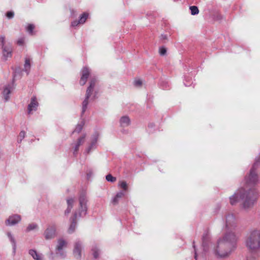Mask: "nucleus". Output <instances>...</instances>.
Segmentation results:
<instances>
[{"label": "nucleus", "instance_id": "obj_41", "mask_svg": "<svg viewBox=\"0 0 260 260\" xmlns=\"http://www.w3.org/2000/svg\"><path fill=\"white\" fill-rule=\"evenodd\" d=\"M161 37L162 39H167V36L166 35H162L161 36Z\"/></svg>", "mask_w": 260, "mask_h": 260}, {"label": "nucleus", "instance_id": "obj_28", "mask_svg": "<svg viewBox=\"0 0 260 260\" xmlns=\"http://www.w3.org/2000/svg\"><path fill=\"white\" fill-rule=\"evenodd\" d=\"M37 227H38V225L37 224L31 223V224H30L28 225V226H27V228L26 229V231L27 232H29V231H32L33 230L37 229Z\"/></svg>", "mask_w": 260, "mask_h": 260}, {"label": "nucleus", "instance_id": "obj_40", "mask_svg": "<svg viewBox=\"0 0 260 260\" xmlns=\"http://www.w3.org/2000/svg\"><path fill=\"white\" fill-rule=\"evenodd\" d=\"M246 260H257V259L253 256H249L247 258Z\"/></svg>", "mask_w": 260, "mask_h": 260}, {"label": "nucleus", "instance_id": "obj_23", "mask_svg": "<svg viewBox=\"0 0 260 260\" xmlns=\"http://www.w3.org/2000/svg\"><path fill=\"white\" fill-rule=\"evenodd\" d=\"M208 240V235L207 234H204L202 238L203 240V247L204 248V251H206V245H207V242Z\"/></svg>", "mask_w": 260, "mask_h": 260}, {"label": "nucleus", "instance_id": "obj_44", "mask_svg": "<svg viewBox=\"0 0 260 260\" xmlns=\"http://www.w3.org/2000/svg\"><path fill=\"white\" fill-rule=\"evenodd\" d=\"M0 43H1V40L0 39Z\"/></svg>", "mask_w": 260, "mask_h": 260}, {"label": "nucleus", "instance_id": "obj_21", "mask_svg": "<svg viewBox=\"0 0 260 260\" xmlns=\"http://www.w3.org/2000/svg\"><path fill=\"white\" fill-rule=\"evenodd\" d=\"M7 235L12 244L13 252L15 253L16 249V242L15 238L10 232L7 233Z\"/></svg>", "mask_w": 260, "mask_h": 260}, {"label": "nucleus", "instance_id": "obj_18", "mask_svg": "<svg viewBox=\"0 0 260 260\" xmlns=\"http://www.w3.org/2000/svg\"><path fill=\"white\" fill-rule=\"evenodd\" d=\"M77 213H75L74 215V217L72 219V223L70 226V228L69 229V232L70 233H72L74 232L75 228H76V219L77 218Z\"/></svg>", "mask_w": 260, "mask_h": 260}, {"label": "nucleus", "instance_id": "obj_39", "mask_svg": "<svg viewBox=\"0 0 260 260\" xmlns=\"http://www.w3.org/2000/svg\"><path fill=\"white\" fill-rule=\"evenodd\" d=\"M118 199L116 196L113 199L112 202L114 204H117L118 202Z\"/></svg>", "mask_w": 260, "mask_h": 260}, {"label": "nucleus", "instance_id": "obj_14", "mask_svg": "<svg viewBox=\"0 0 260 260\" xmlns=\"http://www.w3.org/2000/svg\"><path fill=\"white\" fill-rule=\"evenodd\" d=\"M38 106V103L37 101L36 98L35 96H33L31 99L30 103L28 106V114H30L32 111H36L37 110Z\"/></svg>", "mask_w": 260, "mask_h": 260}, {"label": "nucleus", "instance_id": "obj_26", "mask_svg": "<svg viewBox=\"0 0 260 260\" xmlns=\"http://www.w3.org/2000/svg\"><path fill=\"white\" fill-rule=\"evenodd\" d=\"M189 9L191 11V14L192 15H197L199 13V11L197 6H193L189 7Z\"/></svg>", "mask_w": 260, "mask_h": 260}, {"label": "nucleus", "instance_id": "obj_3", "mask_svg": "<svg viewBox=\"0 0 260 260\" xmlns=\"http://www.w3.org/2000/svg\"><path fill=\"white\" fill-rule=\"evenodd\" d=\"M246 247L251 251L260 250V231L254 230L250 231L245 238Z\"/></svg>", "mask_w": 260, "mask_h": 260}, {"label": "nucleus", "instance_id": "obj_19", "mask_svg": "<svg viewBox=\"0 0 260 260\" xmlns=\"http://www.w3.org/2000/svg\"><path fill=\"white\" fill-rule=\"evenodd\" d=\"M30 58L26 57L25 58V63L24 64V71L28 75L29 73L31 64H30Z\"/></svg>", "mask_w": 260, "mask_h": 260}, {"label": "nucleus", "instance_id": "obj_20", "mask_svg": "<svg viewBox=\"0 0 260 260\" xmlns=\"http://www.w3.org/2000/svg\"><path fill=\"white\" fill-rule=\"evenodd\" d=\"M98 138V135L96 134L95 136H94V137L92 140V142L90 145V146L86 149V152L87 153H89L91 150L94 148L95 146V144L97 142Z\"/></svg>", "mask_w": 260, "mask_h": 260}, {"label": "nucleus", "instance_id": "obj_43", "mask_svg": "<svg viewBox=\"0 0 260 260\" xmlns=\"http://www.w3.org/2000/svg\"><path fill=\"white\" fill-rule=\"evenodd\" d=\"M96 98V95H95V94L93 96L92 98L93 99H95Z\"/></svg>", "mask_w": 260, "mask_h": 260}, {"label": "nucleus", "instance_id": "obj_7", "mask_svg": "<svg viewBox=\"0 0 260 260\" xmlns=\"http://www.w3.org/2000/svg\"><path fill=\"white\" fill-rule=\"evenodd\" d=\"M44 235L46 240L54 238L56 235V226L54 224L48 225L44 232Z\"/></svg>", "mask_w": 260, "mask_h": 260}, {"label": "nucleus", "instance_id": "obj_2", "mask_svg": "<svg viewBox=\"0 0 260 260\" xmlns=\"http://www.w3.org/2000/svg\"><path fill=\"white\" fill-rule=\"evenodd\" d=\"M238 236L235 233H224L219 239L214 251L215 255L219 257H225L229 256L235 247L238 240Z\"/></svg>", "mask_w": 260, "mask_h": 260}, {"label": "nucleus", "instance_id": "obj_25", "mask_svg": "<svg viewBox=\"0 0 260 260\" xmlns=\"http://www.w3.org/2000/svg\"><path fill=\"white\" fill-rule=\"evenodd\" d=\"M84 124L83 121H82L80 123L78 124L74 130V132L79 133L83 128V126Z\"/></svg>", "mask_w": 260, "mask_h": 260}, {"label": "nucleus", "instance_id": "obj_12", "mask_svg": "<svg viewBox=\"0 0 260 260\" xmlns=\"http://www.w3.org/2000/svg\"><path fill=\"white\" fill-rule=\"evenodd\" d=\"M89 71L88 68L84 67L81 71V77L80 81L81 85H84L86 83L87 80L89 75Z\"/></svg>", "mask_w": 260, "mask_h": 260}, {"label": "nucleus", "instance_id": "obj_6", "mask_svg": "<svg viewBox=\"0 0 260 260\" xmlns=\"http://www.w3.org/2000/svg\"><path fill=\"white\" fill-rule=\"evenodd\" d=\"M67 242L62 239H59L57 241V245L56 248V254L61 257L64 258L66 256V252L62 250L64 247H67Z\"/></svg>", "mask_w": 260, "mask_h": 260}, {"label": "nucleus", "instance_id": "obj_16", "mask_svg": "<svg viewBox=\"0 0 260 260\" xmlns=\"http://www.w3.org/2000/svg\"><path fill=\"white\" fill-rule=\"evenodd\" d=\"M85 136L84 135V136L81 137L80 138H79L77 140V143L75 144L74 148L73 153L74 155H76L77 154V152L79 150V147H80V145H81L82 144H83L84 143V142L85 141Z\"/></svg>", "mask_w": 260, "mask_h": 260}, {"label": "nucleus", "instance_id": "obj_29", "mask_svg": "<svg viewBox=\"0 0 260 260\" xmlns=\"http://www.w3.org/2000/svg\"><path fill=\"white\" fill-rule=\"evenodd\" d=\"M93 256L95 258H96L99 256V249L96 247H93L92 249Z\"/></svg>", "mask_w": 260, "mask_h": 260}, {"label": "nucleus", "instance_id": "obj_38", "mask_svg": "<svg viewBox=\"0 0 260 260\" xmlns=\"http://www.w3.org/2000/svg\"><path fill=\"white\" fill-rule=\"evenodd\" d=\"M80 24V23H79V21H74L72 22V26H73V27H75V26H77L78 24Z\"/></svg>", "mask_w": 260, "mask_h": 260}, {"label": "nucleus", "instance_id": "obj_24", "mask_svg": "<svg viewBox=\"0 0 260 260\" xmlns=\"http://www.w3.org/2000/svg\"><path fill=\"white\" fill-rule=\"evenodd\" d=\"M88 17V14L86 13H84L80 17L79 20L80 24H83L86 20Z\"/></svg>", "mask_w": 260, "mask_h": 260}, {"label": "nucleus", "instance_id": "obj_42", "mask_svg": "<svg viewBox=\"0 0 260 260\" xmlns=\"http://www.w3.org/2000/svg\"><path fill=\"white\" fill-rule=\"evenodd\" d=\"M193 247H194V248H195V246L194 245H193ZM194 251H195L194 258L196 259H197V255L196 249H194Z\"/></svg>", "mask_w": 260, "mask_h": 260}, {"label": "nucleus", "instance_id": "obj_22", "mask_svg": "<svg viewBox=\"0 0 260 260\" xmlns=\"http://www.w3.org/2000/svg\"><path fill=\"white\" fill-rule=\"evenodd\" d=\"M74 202V201L72 198L67 200L68 208L64 212V214L66 215H68L70 213L71 209L73 207Z\"/></svg>", "mask_w": 260, "mask_h": 260}, {"label": "nucleus", "instance_id": "obj_27", "mask_svg": "<svg viewBox=\"0 0 260 260\" xmlns=\"http://www.w3.org/2000/svg\"><path fill=\"white\" fill-rule=\"evenodd\" d=\"M25 136V132L24 131H21L18 136V142L21 143L22 140L24 138Z\"/></svg>", "mask_w": 260, "mask_h": 260}, {"label": "nucleus", "instance_id": "obj_10", "mask_svg": "<svg viewBox=\"0 0 260 260\" xmlns=\"http://www.w3.org/2000/svg\"><path fill=\"white\" fill-rule=\"evenodd\" d=\"M82 249V243L80 241H77L74 244L73 254L75 257L79 258L81 256V251Z\"/></svg>", "mask_w": 260, "mask_h": 260}, {"label": "nucleus", "instance_id": "obj_5", "mask_svg": "<svg viewBox=\"0 0 260 260\" xmlns=\"http://www.w3.org/2000/svg\"><path fill=\"white\" fill-rule=\"evenodd\" d=\"M96 82V80L95 78H92L90 81L89 86L86 91L85 98L82 102V114H83L86 110L89 103V99L93 92Z\"/></svg>", "mask_w": 260, "mask_h": 260}, {"label": "nucleus", "instance_id": "obj_32", "mask_svg": "<svg viewBox=\"0 0 260 260\" xmlns=\"http://www.w3.org/2000/svg\"><path fill=\"white\" fill-rule=\"evenodd\" d=\"M119 186L125 190L127 188V183L125 181L121 182L119 184Z\"/></svg>", "mask_w": 260, "mask_h": 260}, {"label": "nucleus", "instance_id": "obj_30", "mask_svg": "<svg viewBox=\"0 0 260 260\" xmlns=\"http://www.w3.org/2000/svg\"><path fill=\"white\" fill-rule=\"evenodd\" d=\"M106 180L111 182H114L116 181V178L113 177L111 174H108L106 177Z\"/></svg>", "mask_w": 260, "mask_h": 260}, {"label": "nucleus", "instance_id": "obj_4", "mask_svg": "<svg viewBox=\"0 0 260 260\" xmlns=\"http://www.w3.org/2000/svg\"><path fill=\"white\" fill-rule=\"evenodd\" d=\"M225 233L227 232L234 233L238 225V219L236 216L232 214H227L224 219Z\"/></svg>", "mask_w": 260, "mask_h": 260}, {"label": "nucleus", "instance_id": "obj_15", "mask_svg": "<svg viewBox=\"0 0 260 260\" xmlns=\"http://www.w3.org/2000/svg\"><path fill=\"white\" fill-rule=\"evenodd\" d=\"M28 253L35 260H43L42 254L38 253L35 249L29 250Z\"/></svg>", "mask_w": 260, "mask_h": 260}, {"label": "nucleus", "instance_id": "obj_35", "mask_svg": "<svg viewBox=\"0 0 260 260\" xmlns=\"http://www.w3.org/2000/svg\"><path fill=\"white\" fill-rule=\"evenodd\" d=\"M142 82L140 80H136L134 81V85L136 86H140L142 85Z\"/></svg>", "mask_w": 260, "mask_h": 260}, {"label": "nucleus", "instance_id": "obj_34", "mask_svg": "<svg viewBox=\"0 0 260 260\" xmlns=\"http://www.w3.org/2000/svg\"><path fill=\"white\" fill-rule=\"evenodd\" d=\"M14 12L12 11L8 12L6 14L7 17L9 19L12 18L14 17Z\"/></svg>", "mask_w": 260, "mask_h": 260}, {"label": "nucleus", "instance_id": "obj_36", "mask_svg": "<svg viewBox=\"0 0 260 260\" xmlns=\"http://www.w3.org/2000/svg\"><path fill=\"white\" fill-rule=\"evenodd\" d=\"M24 42V38H21L18 40L17 44L19 45H22Z\"/></svg>", "mask_w": 260, "mask_h": 260}, {"label": "nucleus", "instance_id": "obj_8", "mask_svg": "<svg viewBox=\"0 0 260 260\" xmlns=\"http://www.w3.org/2000/svg\"><path fill=\"white\" fill-rule=\"evenodd\" d=\"M0 39L1 40V45H2L3 56L6 59L11 57L12 56V49L11 47L5 46L4 45L5 41V37L4 36H1Z\"/></svg>", "mask_w": 260, "mask_h": 260}, {"label": "nucleus", "instance_id": "obj_9", "mask_svg": "<svg viewBox=\"0 0 260 260\" xmlns=\"http://www.w3.org/2000/svg\"><path fill=\"white\" fill-rule=\"evenodd\" d=\"M87 202L85 194H82L79 197L80 206L81 208V211L79 213V216L85 215L86 213L87 207L86 204Z\"/></svg>", "mask_w": 260, "mask_h": 260}, {"label": "nucleus", "instance_id": "obj_13", "mask_svg": "<svg viewBox=\"0 0 260 260\" xmlns=\"http://www.w3.org/2000/svg\"><path fill=\"white\" fill-rule=\"evenodd\" d=\"M13 86L11 84H7L4 86L3 91V95L5 101H8L9 99V94L13 90Z\"/></svg>", "mask_w": 260, "mask_h": 260}, {"label": "nucleus", "instance_id": "obj_11", "mask_svg": "<svg viewBox=\"0 0 260 260\" xmlns=\"http://www.w3.org/2000/svg\"><path fill=\"white\" fill-rule=\"evenodd\" d=\"M21 220V217L19 215H13L10 216L6 220L7 225H14L18 223Z\"/></svg>", "mask_w": 260, "mask_h": 260}, {"label": "nucleus", "instance_id": "obj_33", "mask_svg": "<svg viewBox=\"0 0 260 260\" xmlns=\"http://www.w3.org/2000/svg\"><path fill=\"white\" fill-rule=\"evenodd\" d=\"M159 52L161 55H164L166 54V53L167 52V50H166V48H165L164 47H161L159 48Z\"/></svg>", "mask_w": 260, "mask_h": 260}, {"label": "nucleus", "instance_id": "obj_37", "mask_svg": "<svg viewBox=\"0 0 260 260\" xmlns=\"http://www.w3.org/2000/svg\"><path fill=\"white\" fill-rule=\"evenodd\" d=\"M124 193L122 191H120L118 192L116 195L115 196L118 199L121 198L123 196Z\"/></svg>", "mask_w": 260, "mask_h": 260}, {"label": "nucleus", "instance_id": "obj_31", "mask_svg": "<svg viewBox=\"0 0 260 260\" xmlns=\"http://www.w3.org/2000/svg\"><path fill=\"white\" fill-rule=\"evenodd\" d=\"M35 28V26L33 25V24H29L27 28H26V30L29 33V34H32V31L34 30Z\"/></svg>", "mask_w": 260, "mask_h": 260}, {"label": "nucleus", "instance_id": "obj_1", "mask_svg": "<svg viewBox=\"0 0 260 260\" xmlns=\"http://www.w3.org/2000/svg\"><path fill=\"white\" fill-rule=\"evenodd\" d=\"M260 164V154L255 158L254 163L250 169L249 174L245 178V186L238 189L230 197V201L232 205L241 202V208L245 210L251 208L257 199L258 194L253 187L258 182V177L256 169Z\"/></svg>", "mask_w": 260, "mask_h": 260}, {"label": "nucleus", "instance_id": "obj_17", "mask_svg": "<svg viewBox=\"0 0 260 260\" xmlns=\"http://www.w3.org/2000/svg\"><path fill=\"white\" fill-rule=\"evenodd\" d=\"M120 124L121 127H126L129 125L131 120L127 116H124L120 119Z\"/></svg>", "mask_w": 260, "mask_h": 260}]
</instances>
